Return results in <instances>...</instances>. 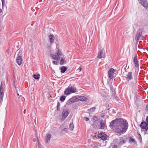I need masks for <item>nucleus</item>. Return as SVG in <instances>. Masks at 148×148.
Segmentation results:
<instances>
[{"instance_id": "f257e3e1", "label": "nucleus", "mask_w": 148, "mask_h": 148, "mask_svg": "<svg viewBox=\"0 0 148 148\" xmlns=\"http://www.w3.org/2000/svg\"><path fill=\"white\" fill-rule=\"evenodd\" d=\"M110 127L114 129L116 134L120 136L126 132L128 129V124L127 120L123 118H116L110 123Z\"/></svg>"}, {"instance_id": "f03ea898", "label": "nucleus", "mask_w": 148, "mask_h": 148, "mask_svg": "<svg viewBox=\"0 0 148 148\" xmlns=\"http://www.w3.org/2000/svg\"><path fill=\"white\" fill-rule=\"evenodd\" d=\"M142 33V30L141 29H138L135 37V39L137 42H138L140 39Z\"/></svg>"}, {"instance_id": "7ed1b4c3", "label": "nucleus", "mask_w": 148, "mask_h": 148, "mask_svg": "<svg viewBox=\"0 0 148 148\" xmlns=\"http://www.w3.org/2000/svg\"><path fill=\"white\" fill-rule=\"evenodd\" d=\"M140 128L145 131H147L148 130V123L144 121H142L139 125Z\"/></svg>"}, {"instance_id": "20e7f679", "label": "nucleus", "mask_w": 148, "mask_h": 148, "mask_svg": "<svg viewBox=\"0 0 148 148\" xmlns=\"http://www.w3.org/2000/svg\"><path fill=\"white\" fill-rule=\"evenodd\" d=\"M139 3L146 10H148V3L147 0H139Z\"/></svg>"}, {"instance_id": "39448f33", "label": "nucleus", "mask_w": 148, "mask_h": 148, "mask_svg": "<svg viewBox=\"0 0 148 148\" xmlns=\"http://www.w3.org/2000/svg\"><path fill=\"white\" fill-rule=\"evenodd\" d=\"M115 70L112 68H110L108 71V77L110 79H112L114 77V73Z\"/></svg>"}, {"instance_id": "423d86ee", "label": "nucleus", "mask_w": 148, "mask_h": 148, "mask_svg": "<svg viewBox=\"0 0 148 148\" xmlns=\"http://www.w3.org/2000/svg\"><path fill=\"white\" fill-rule=\"evenodd\" d=\"M97 137L103 140H106L107 138V136L106 134L101 132L97 134Z\"/></svg>"}, {"instance_id": "0eeeda50", "label": "nucleus", "mask_w": 148, "mask_h": 148, "mask_svg": "<svg viewBox=\"0 0 148 148\" xmlns=\"http://www.w3.org/2000/svg\"><path fill=\"white\" fill-rule=\"evenodd\" d=\"M125 78L127 81H129L133 79V77L132 72H129L126 75Z\"/></svg>"}, {"instance_id": "6e6552de", "label": "nucleus", "mask_w": 148, "mask_h": 148, "mask_svg": "<svg viewBox=\"0 0 148 148\" xmlns=\"http://www.w3.org/2000/svg\"><path fill=\"white\" fill-rule=\"evenodd\" d=\"M133 62L135 67L137 68H139V61L138 60L137 55L136 54L133 59Z\"/></svg>"}, {"instance_id": "1a4fd4ad", "label": "nucleus", "mask_w": 148, "mask_h": 148, "mask_svg": "<svg viewBox=\"0 0 148 148\" xmlns=\"http://www.w3.org/2000/svg\"><path fill=\"white\" fill-rule=\"evenodd\" d=\"M69 114L68 110L67 109H65L63 110L62 113V116L63 118L65 119Z\"/></svg>"}, {"instance_id": "9d476101", "label": "nucleus", "mask_w": 148, "mask_h": 148, "mask_svg": "<svg viewBox=\"0 0 148 148\" xmlns=\"http://www.w3.org/2000/svg\"><path fill=\"white\" fill-rule=\"evenodd\" d=\"M17 64L19 65L21 64L22 62V57L21 56H18L16 59Z\"/></svg>"}, {"instance_id": "9b49d317", "label": "nucleus", "mask_w": 148, "mask_h": 148, "mask_svg": "<svg viewBox=\"0 0 148 148\" xmlns=\"http://www.w3.org/2000/svg\"><path fill=\"white\" fill-rule=\"evenodd\" d=\"M104 54L103 53V50L102 49L98 53L97 57L98 59H101L103 58Z\"/></svg>"}, {"instance_id": "f8f14e48", "label": "nucleus", "mask_w": 148, "mask_h": 148, "mask_svg": "<svg viewBox=\"0 0 148 148\" xmlns=\"http://www.w3.org/2000/svg\"><path fill=\"white\" fill-rule=\"evenodd\" d=\"M50 56L53 59L58 61L60 59V57H57L56 53L55 54H50Z\"/></svg>"}, {"instance_id": "ddd939ff", "label": "nucleus", "mask_w": 148, "mask_h": 148, "mask_svg": "<svg viewBox=\"0 0 148 148\" xmlns=\"http://www.w3.org/2000/svg\"><path fill=\"white\" fill-rule=\"evenodd\" d=\"M49 37L50 43L51 44L53 43L54 40V37L53 35L52 34H51L49 36Z\"/></svg>"}, {"instance_id": "4468645a", "label": "nucleus", "mask_w": 148, "mask_h": 148, "mask_svg": "<svg viewBox=\"0 0 148 148\" xmlns=\"http://www.w3.org/2000/svg\"><path fill=\"white\" fill-rule=\"evenodd\" d=\"M69 88L70 91L71 93H74L77 92L76 88L74 87H68Z\"/></svg>"}, {"instance_id": "2eb2a0df", "label": "nucleus", "mask_w": 148, "mask_h": 148, "mask_svg": "<svg viewBox=\"0 0 148 148\" xmlns=\"http://www.w3.org/2000/svg\"><path fill=\"white\" fill-rule=\"evenodd\" d=\"M51 136V134H47L46 139V143H47L50 141Z\"/></svg>"}, {"instance_id": "dca6fc26", "label": "nucleus", "mask_w": 148, "mask_h": 148, "mask_svg": "<svg viewBox=\"0 0 148 148\" xmlns=\"http://www.w3.org/2000/svg\"><path fill=\"white\" fill-rule=\"evenodd\" d=\"M100 129H104L105 127V124L104 123L103 120L101 119L100 121Z\"/></svg>"}, {"instance_id": "f3484780", "label": "nucleus", "mask_w": 148, "mask_h": 148, "mask_svg": "<svg viewBox=\"0 0 148 148\" xmlns=\"http://www.w3.org/2000/svg\"><path fill=\"white\" fill-rule=\"evenodd\" d=\"M67 69V68L65 66H62L61 67L60 69V70L61 71V73H64L66 71Z\"/></svg>"}, {"instance_id": "a211bd4d", "label": "nucleus", "mask_w": 148, "mask_h": 148, "mask_svg": "<svg viewBox=\"0 0 148 148\" xmlns=\"http://www.w3.org/2000/svg\"><path fill=\"white\" fill-rule=\"evenodd\" d=\"M99 122H94L92 124V126L94 129H96L98 127V126L99 125Z\"/></svg>"}, {"instance_id": "6ab92c4d", "label": "nucleus", "mask_w": 148, "mask_h": 148, "mask_svg": "<svg viewBox=\"0 0 148 148\" xmlns=\"http://www.w3.org/2000/svg\"><path fill=\"white\" fill-rule=\"evenodd\" d=\"M69 89V88L68 87L67 88L65 89L64 91V94L65 95H68L71 94Z\"/></svg>"}, {"instance_id": "aec40b11", "label": "nucleus", "mask_w": 148, "mask_h": 148, "mask_svg": "<svg viewBox=\"0 0 148 148\" xmlns=\"http://www.w3.org/2000/svg\"><path fill=\"white\" fill-rule=\"evenodd\" d=\"M87 99V98L84 96H80L79 97V100L81 101H85Z\"/></svg>"}, {"instance_id": "412c9836", "label": "nucleus", "mask_w": 148, "mask_h": 148, "mask_svg": "<svg viewBox=\"0 0 148 148\" xmlns=\"http://www.w3.org/2000/svg\"><path fill=\"white\" fill-rule=\"evenodd\" d=\"M57 57H60L62 56V52L60 51V49H58V52L56 53Z\"/></svg>"}, {"instance_id": "4be33fe9", "label": "nucleus", "mask_w": 148, "mask_h": 148, "mask_svg": "<svg viewBox=\"0 0 148 148\" xmlns=\"http://www.w3.org/2000/svg\"><path fill=\"white\" fill-rule=\"evenodd\" d=\"M96 108L95 107H92L87 110V111L90 112H92L95 111Z\"/></svg>"}, {"instance_id": "5701e85b", "label": "nucleus", "mask_w": 148, "mask_h": 148, "mask_svg": "<svg viewBox=\"0 0 148 148\" xmlns=\"http://www.w3.org/2000/svg\"><path fill=\"white\" fill-rule=\"evenodd\" d=\"M40 75L39 74L36 75L34 74L33 75V77L35 79H39L40 78Z\"/></svg>"}, {"instance_id": "b1692460", "label": "nucleus", "mask_w": 148, "mask_h": 148, "mask_svg": "<svg viewBox=\"0 0 148 148\" xmlns=\"http://www.w3.org/2000/svg\"><path fill=\"white\" fill-rule=\"evenodd\" d=\"M68 131V129L67 128H65L63 129L61 132L62 134H65Z\"/></svg>"}, {"instance_id": "393cba45", "label": "nucleus", "mask_w": 148, "mask_h": 148, "mask_svg": "<svg viewBox=\"0 0 148 148\" xmlns=\"http://www.w3.org/2000/svg\"><path fill=\"white\" fill-rule=\"evenodd\" d=\"M125 140H124L123 138H121L120 140V142H119V144L120 145H122L125 142Z\"/></svg>"}, {"instance_id": "a878e982", "label": "nucleus", "mask_w": 148, "mask_h": 148, "mask_svg": "<svg viewBox=\"0 0 148 148\" xmlns=\"http://www.w3.org/2000/svg\"><path fill=\"white\" fill-rule=\"evenodd\" d=\"M60 104L59 102L58 101L57 102V109L58 111H59L60 109Z\"/></svg>"}, {"instance_id": "bb28decb", "label": "nucleus", "mask_w": 148, "mask_h": 148, "mask_svg": "<svg viewBox=\"0 0 148 148\" xmlns=\"http://www.w3.org/2000/svg\"><path fill=\"white\" fill-rule=\"evenodd\" d=\"M66 99V97L64 95H62L60 97V100L62 101H64Z\"/></svg>"}, {"instance_id": "cd10ccee", "label": "nucleus", "mask_w": 148, "mask_h": 148, "mask_svg": "<svg viewBox=\"0 0 148 148\" xmlns=\"http://www.w3.org/2000/svg\"><path fill=\"white\" fill-rule=\"evenodd\" d=\"M65 60L64 59H61L60 60V65H62L64 64L65 63Z\"/></svg>"}, {"instance_id": "c85d7f7f", "label": "nucleus", "mask_w": 148, "mask_h": 148, "mask_svg": "<svg viewBox=\"0 0 148 148\" xmlns=\"http://www.w3.org/2000/svg\"><path fill=\"white\" fill-rule=\"evenodd\" d=\"M97 117L96 116H94L92 119V120L94 122H96L98 120Z\"/></svg>"}, {"instance_id": "c756f323", "label": "nucleus", "mask_w": 148, "mask_h": 148, "mask_svg": "<svg viewBox=\"0 0 148 148\" xmlns=\"http://www.w3.org/2000/svg\"><path fill=\"white\" fill-rule=\"evenodd\" d=\"M129 142H131V143H135V141L134 139L131 138H130L129 140Z\"/></svg>"}, {"instance_id": "7c9ffc66", "label": "nucleus", "mask_w": 148, "mask_h": 148, "mask_svg": "<svg viewBox=\"0 0 148 148\" xmlns=\"http://www.w3.org/2000/svg\"><path fill=\"white\" fill-rule=\"evenodd\" d=\"M70 100L72 103H74L76 101V99L74 97H72L69 99Z\"/></svg>"}, {"instance_id": "2f4dec72", "label": "nucleus", "mask_w": 148, "mask_h": 148, "mask_svg": "<svg viewBox=\"0 0 148 148\" xmlns=\"http://www.w3.org/2000/svg\"><path fill=\"white\" fill-rule=\"evenodd\" d=\"M74 128L73 124V123L70 124L69 125V128L70 130H73Z\"/></svg>"}, {"instance_id": "473e14b6", "label": "nucleus", "mask_w": 148, "mask_h": 148, "mask_svg": "<svg viewBox=\"0 0 148 148\" xmlns=\"http://www.w3.org/2000/svg\"><path fill=\"white\" fill-rule=\"evenodd\" d=\"M72 103V102L69 99L66 102V104L67 105H69Z\"/></svg>"}, {"instance_id": "72a5a7b5", "label": "nucleus", "mask_w": 148, "mask_h": 148, "mask_svg": "<svg viewBox=\"0 0 148 148\" xmlns=\"http://www.w3.org/2000/svg\"><path fill=\"white\" fill-rule=\"evenodd\" d=\"M1 1L2 2V8H3L5 5V0H1Z\"/></svg>"}, {"instance_id": "f704fd0d", "label": "nucleus", "mask_w": 148, "mask_h": 148, "mask_svg": "<svg viewBox=\"0 0 148 148\" xmlns=\"http://www.w3.org/2000/svg\"><path fill=\"white\" fill-rule=\"evenodd\" d=\"M9 50L7 49L5 52V55L6 56H7L9 54Z\"/></svg>"}, {"instance_id": "c9c22d12", "label": "nucleus", "mask_w": 148, "mask_h": 148, "mask_svg": "<svg viewBox=\"0 0 148 148\" xmlns=\"http://www.w3.org/2000/svg\"><path fill=\"white\" fill-rule=\"evenodd\" d=\"M52 62H53V64H54L55 65H57V64H58V61H53Z\"/></svg>"}, {"instance_id": "e433bc0d", "label": "nucleus", "mask_w": 148, "mask_h": 148, "mask_svg": "<svg viewBox=\"0 0 148 148\" xmlns=\"http://www.w3.org/2000/svg\"><path fill=\"white\" fill-rule=\"evenodd\" d=\"M138 139L140 141L142 140V138L141 135L139 134L138 135Z\"/></svg>"}, {"instance_id": "4c0bfd02", "label": "nucleus", "mask_w": 148, "mask_h": 148, "mask_svg": "<svg viewBox=\"0 0 148 148\" xmlns=\"http://www.w3.org/2000/svg\"><path fill=\"white\" fill-rule=\"evenodd\" d=\"M84 119L86 121H88L89 120V119L88 117H85L84 118Z\"/></svg>"}, {"instance_id": "58836bf2", "label": "nucleus", "mask_w": 148, "mask_h": 148, "mask_svg": "<svg viewBox=\"0 0 148 148\" xmlns=\"http://www.w3.org/2000/svg\"><path fill=\"white\" fill-rule=\"evenodd\" d=\"M112 148H117V146L116 145H114L112 146Z\"/></svg>"}, {"instance_id": "ea45409f", "label": "nucleus", "mask_w": 148, "mask_h": 148, "mask_svg": "<svg viewBox=\"0 0 148 148\" xmlns=\"http://www.w3.org/2000/svg\"><path fill=\"white\" fill-rule=\"evenodd\" d=\"M146 110L148 112V105L146 106Z\"/></svg>"}, {"instance_id": "a19ab883", "label": "nucleus", "mask_w": 148, "mask_h": 148, "mask_svg": "<svg viewBox=\"0 0 148 148\" xmlns=\"http://www.w3.org/2000/svg\"><path fill=\"white\" fill-rule=\"evenodd\" d=\"M101 96L102 97H104V98H106V95H104L101 94Z\"/></svg>"}, {"instance_id": "79ce46f5", "label": "nucleus", "mask_w": 148, "mask_h": 148, "mask_svg": "<svg viewBox=\"0 0 148 148\" xmlns=\"http://www.w3.org/2000/svg\"><path fill=\"white\" fill-rule=\"evenodd\" d=\"M146 121L147 122H146L148 123V116L146 117Z\"/></svg>"}, {"instance_id": "37998d69", "label": "nucleus", "mask_w": 148, "mask_h": 148, "mask_svg": "<svg viewBox=\"0 0 148 148\" xmlns=\"http://www.w3.org/2000/svg\"><path fill=\"white\" fill-rule=\"evenodd\" d=\"M78 70H79V72L81 71L82 70V68L81 66H80Z\"/></svg>"}, {"instance_id": "c03bdc74", "label": "nucleus", "mask_w": 148, "mask_h": 148, "mask_svg": "<svg viewBox=\"0 0 148 148\" xmlns=\"http://www.w3.org/2000/svg\"><path fill=\"white\" fill-rule=\"evenodd\" d=\"M38 148H42L39 143H38Z\"/></svg>"}, {"instance_id": "a18cd8bd", "label": "nucleus", "mask_w": 148, "mask_h": 148, "mask_svg": "<svg viewBox=\"0 0 148 148\" xmlns=\"http://www.w3.org/2000/svg\"><path fill=\"white\" fill-rule=\"evenodd\" d=\"M47 48H48V49H50L51 48V46H49L47 47Z\"/></svg>"}, {"instance_id": "49530a36", "label": "nucleus", "mask_w": 148, "mask_h": 148, "mask_svg": "<svg viewBox=\"0 0 148 148\" xmlns=\"http://www.w3.org/2000/svg\"><path fill=\"white\" fill-rule=\"evenodd\" d=\"M17 96H19V94L18 93H17Z\"/></svg>"}, {"instance_id": "de8ad7c7", "label": "nucleus", "mask_w": 148, "mask_h": 148, "mask_svg": "<svg viewBox=\"0 0 148 148\" xmlns=\"http://www.w3.org/2000/svg\"><path fill=\"white\" fill-rule=\"evenodd\" d=\"M16 93H17H17H18V92L17 91H16Z\"/></svg>"}, {"instance_id": "09e8293b", "label": "nucleus", "mask_w": 148, "mask_h": 148, "mask_svg": "<svg viewBox=\"0 0 148 148\" xmlns=\"http://www.w3.org/2000/svg\"><path fill=\"white\" fill-rule=\"evenodd\" d=\"M15 88H16V86H15Z\"/></svg>"}, {"instance_id": "8fccbe9b", "label": "nucleus", "mask_w": 148, "mask_h": 148, "mask_svg": "<svg viewBox=\"0 0 148 148\" xmlns=\"http://www.w3.org/2000/svg\"><path fill=\"white\" fill-rule=\"evenodd\" d=\"M147 50L148 51V50H147Z\"/></svg>"}, {"instance_id": "3c124183", "label": "nucleus", "mask_w": 148, "mask_h": 148, "mask_svg": "<svg viewBox=\"0 0 148 148\" xmlns=\"http://www.w3.org/2000/svg\"><path fill=\"white\" fill-rule=\"evenodd\" d=\"M146 148H148V147H147Z\"/></svg>"}]
</instances>
